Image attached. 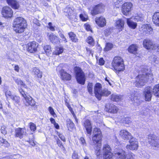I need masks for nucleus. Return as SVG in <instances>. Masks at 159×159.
Returning <instances> with one entry per match:
<instances>
[{"label": "nucleus", "mask_w": 159, "mask_h": 159, "mask_svg": "<svg viewBox=\"0 0 159 159\" xmlns=\"http://www.w3.org/2000/svg\"><path fill=\"white\" fill-rule=\"evenodd\" d=\"M6 127L4 126H2L1 128V132L4 134H7V131L5 129Z\"/></svg>", "instance_id": "obj_51"}, {"label": "nucleus", "mask_w": 159, "mask_h": 159, "mask_svg": "<svg viewBox=\"0 0 159 159\" xmlns=\"http://www.w3.org/2000/svg\"><path fill=\"white\" fill-rule=\"evenodd\" d=\"M68 35L70 39L74 42H76L78 41V39L76 37V35L72 32L69 33Z\"/></svg>", "instance_id": "obj_32"}, {"label": "nucleus", "mask_w": 159, "mask_h": 159, "mask_svg": "<svg viewBox=\"0 0 159 159\" xmlns=\"http://www.w3.org/2000/svg\"><path fill=\"white\" fill-rule=\"evenodd\" d=\"M82 124L86 130L87 133L90 135L91 134L92 126L90 120L87 119H84L83 120Z\"/></svg>", "instance_id": "obj_14"}, {"label": "nucleus", "mask_w": 159, "mask_h": 159, "mask_svg": "<svg viewBox=\"0 0 159 159\" xmlns=\"http://www.w3.org/2000/svg\"><path fill=\"white\" fill-rule=\"evenodd\" d=\"M13 30L16 33H21L23 32L27 27L26 20L22 17H18L14 20L13 24Z\"/></svg>", "instance_id": "obj_3"}, {"label": "nucleus", "mask_w": 159, "mask_h": 159, "mask_svg": "<svg viewBox=\"0 0 159 159\" xmlns=\"http://www.w3.org/2000/svg\"><path fill=\"white\" fill-rule=\"evenodd\" d=\"M152 21L155 24L159 26V12L154 13L152 16Z\"/></svg>", "instance_id": "obj_26"}, {"label": "nucleus", "mask_w": 159, "mask_h": 159, "mask_svg": "<svg viewBox=\"0 0 159 159\" xmlns=\"http://www.w3.org/2000/svg\"><path fill=\"white\" fill-rule=\"evenodd\" d=\"M67 122V126L68 128H70L71 129L73 128L74 127V124L72 121L69 120Z\"/></svg>", "instance_id": "obj_44"}, {"label": "nucleus", "mask_w": 159, "mask_h": 159, "mask_svg": "<svg viewBox=\"0 0 159 159\" xmlns=\"http://www.w3.org/2000/svg\"><path fill=\"white\" fill-rule=\"evenodd\" d=\"M64 11L68 13V15H70L72 12V9L68 7H66Z\"/></svg>", "instance_id": "obj_43"}, {"label": "nucleus", "mask_w": 159, "mask_h": 159, "mask_svg": "<svg viewBox=\"0 0 159 159\" xmlns=\"http://www.w3.org/2000/svg\"><path fill=\"white\" fill-rule=\"evenodd\" d=\"M33 73L39 78H41L42 77V73L39 69L37 68H34L33 70Z\"/></svg>", "instance_id": "obj_31"}, {"label": "nucleus", "mask_w": 159, "mask_h": 159, "mask_svg": "<svg viewBox=\"0 0 159 159\" xmlns=\"http://www.w3.org/2000/svg\"><path fill=\"white\" fill-rule=\"evenodd\" d=\"M0 143H3L5 144L8 143L7 142L2 138H0Z\"/></svg>", "instance_id": "obj_56"}, {"label": "nucleus", "mask_w": 159, "mask_h": 159, "mask_svg": "<svg viewBox=\"0 0 159 159\" xmlns=\"http://www.w3.org/2000/svg\"><path fill=\"white\" fill-rule=\"evenodd\" d=\"M123 0H113V2L116 8H119V6H117L120 3L122 2Z\"/></svg>", "instance_id": "obj_50"}, {"label": "nucleus", "mask_w": 159, "mask_h": 159, "mask_svg": "<svg viewBox=\"0 0 159 159\" xmlns=\"http://www.w3.org/2000/svg\"><path fill=\"white\" fill-rule=\"evenodd\" d=\"M73 159H78V154L75 152H74L72 156Z\"/></svg>", "instance_id": "obj_58"}, {"label": "nucleus", "mask_w": 159, "mask_h": 159, "mask_svg": "<svg viewBox=\"0 0 159 159\" xmlns=\"http://www.w3.org/2000/svg\"><path fill=\"white\" fill-rule=\"evenodd\" d=\"M59 72L61 75V78L62 80H71V75L68 73L64 69H61L60 70Z\"/></svg>", "instance_id": "obj_23"}, {"label": "nucleus", "mask_w": 159, "mask_h": 159, "mask_svg": "<svg viewBox=\"0 0 159 159\" xmlns=\"http://www.w3.org/2000/svg\"><path fill=\"white\" fill-rule=\"evenodd\" d=\"M85 28H86V30L88 31H92L90 26L89 25H85Z\"/></svg>", "instance_id": "obj_59"}, {"label": "nucleus", "mask_w": 159, "mask_h": 159, "mask_svg": "<svg viewBox=\"0 0 159 159\" xmlns=\"http://www.w3.org/2000/svg\"><path fill=\"white\" fill-rule=\"evenodd\" d=\"M2 16L7 18H10L12 17L13 12L11 9L8 6L3 7L1 11Z\"/></svg>", "instance_id": "obj_10"}, {"label": "nucleus", "mask_w": 159, "mask_h": 159, "mask_svg": "<svg viewBox=\"0 0 159 159\" xmlns=\"http://www.w3.org/2000/svg\"><path fill=\"white\" fill-rule=\"evenodd\" d=\"M148 142L155 147H159V139L154 135L150 134L148 136Z\"/></svg>", "instance_id": "obj_12"}, {"label": "nucleus", "mask_w": 159, "mask_h": 159, "mask_svg": "<svg viewBox=\"0 0 159 159\" xmlns=\"http://www.w3.org/2000/svg\"><path fill=\"white\" fill-rule=\"evenodd\" d=\"M49 26V28L50 30L52 31H54L55 30V28L52 25V24L51 22H49L48 24Z\"/></svg>", "instance_id": "obj_52"}, {"label": "nucleus", "mask_w": 159, "mask_h": 159, "mask_svg": "<svg viewBox=\"0 0 159 159\" xmlns=\"http://www.w3.org/2000/svg\"><path fill=\"white\" fill-rule=\"evenodd\" d=\"M95 21L96 23L100 27H103L106 25V19L103 16L96 17Z\"/></svg>", "instance_id": "obj_22"}, {"label": "nucleus", "mask_w": 159, "mask_h": 159, "mask_svg": "<svg viewBox=\"0 0 159 159\" xmlns=\"http://www.w3.org/2000/svg\"><path fill=\"white\" fill-rule=\"evenodd\" d=\"M57 144H58L59 146L62 149H64V148L63 146L61 143V142L60 141L59 139H57Z\"/></svg>", "instance_id": "obj_49"}, {"label": "nucleus", "mask_w": 159, "mask_h": 159, "mask_svg": "<svg viewBox=\"0 0 159 159\" xmlns=\"http://www.w3.org/2000/svg\"><path fill=\"white\" fill-rule=\"evenodd\" d=\"M136 94L133 93L131 94L130 98L132 101L137 102V97L136 96Z\"/></svg>", "instance_id": "obj_40"}, {"label": "nucleus", "mask_w": 159, "mask_h": 159, "mask_svg": "<svg viewBox=\"0 0 159 159\" xmlns=\"http://www.w3.org/2000/svg\"><path fill=\"white\" fill-rule=\"evenodd\" d=\"M138 46L135 44L130 45L128 48V51L130 53L135 54L137 53Z\"/></svg>", "instance_id": "obj_29"}, {"label": "nucleus", "mask_w": 159, "mask_h": 159, "mask_svg": "<svg viewBox=\"0 0 159 159\" xmlns=\"http://www.w3.org/2000/svg\"><path fill=\"white\" fill-rule=\"evenodd\" d=\"M30 144L32 145L33 146H34L35 145V143H34V142L33 141H31L30 140L29 141H28Z\"/></svg>", "instance_id": "obj_62"}, {"label": "nucleus", "mask_w": 159, "mask_h": 159, "mask_svg": "<svg viewBox=\"0 0 159 159\" xmlns=\"http://www.w3.org/2000/svg\"><path fill=\"white\" fill-rule=\"evenodd\" d=\"M112 65L116 72L123 71L125 69L123 60L120 57H116L114 58Z\"/></svg>", "instance_id": "obj_5"}, {"label": "nucleus", "mask_w": 159, "mask_h": 159, "mask_svg": "<svg viewBox=\"0 0 159 159\" xmlns=\"http://www.w3.org/2000/svg\"><path fill=\"white\" fill-rule=\"evenodd\" d=\"M124 21L122 19H119L116 22V27L119 30L121 31L124 28Z\"/></svg>", "instance_id": "obj_27"}, {"label": "nucleus", "mask_w": 159, "mask_h": 159, "mask_svg": "<svg viewBox=\"0 0 159 159\" xmlns=\"http://www.w3.org/2000/svg\"><path fill=\"white\" fill-rule=\"evenodd\" d=\"M87 42L88 43L91 45H93L94 44L93 39L91 37H89L88 38Z\"/></svg>", "instance_id": "obj_46"}, {"label": "nucleus", "mask_w": 159, "mask_h": 159, "mask_svg": "<svg viewBox=\"0 0 159 159\" xmlns=\"http://www.w3.org/2000/svg\"><path fill=\"white\" fill-rule=\"evenodd\" d=\"M129 140V143H130V144L129 145H127L126 146V149L128 150H137L139 146L138 142L137 139L134 137H132Z\"/></svg>", "instance_id": "obj_11"}, {"label": "nucleus", "mask_w": 159, "mask_h": 159, "mask_svg": "<svg viewBox=\"0 0 159 159\" xmlns=\"http://www.w3.org/2000/svg\"><path fill=\"white\" fill-rule=\"evenodd\" d=\"M152 29L149 24L143 25H142L140 31L144 34H151L152 32Z\"/></svg>", "instance_id": "obj_18"}, {"label": "nucleus", "mask_w": 159, "mask_h": 159, "mask_svg": "<svg viewBox=\"0 0 159 159\" xmlns=\"http://www.w3.org/2000/svg\"><path fill=\"white\" fill-rule=\"evenodd\" d=\"M13 101L16 103H18L20 102V97L19 96H13L11 98Z\"/></svg>", "instance_id": "obj_45"}, {"label": "nucleus", "mask_w": 159, "mask_h": 159, "mask_svg": "<svg viewBox=\"0 0 159 159\" xmlns=\"http://www.w3.org/2000/svg\"><path fill=\"white\" fill-rule=\"evenodd\" d=\"M143 93L146 101H150L152 93L155 96L159 98V84L155 85L153 89L148 86L146 87Z\"/></svg>", "instance_id": "obj_4"}, {"label": "nucleus", "mask_w": 159, "mask_h": 159, "mask_svg": "<svg viewBox=\"0 0 159 159\" xmlns=\"http://www.w3.org/2000/svg\"><path fill=\"white\" fill-rule=\"evenodd\" d=\"M132 5L130 2H126L122 6V12L123 14L125 15H128L131 10Z\"/></svg>", "instance_id": "obj_15"}, {"label": "nucleus", "mask_w": 159, "mask_h": 159, "mask_svg": "<svg viewBox=\"0 0 159 159\" xmlns=\"http://www.w3.org/2000/svg\"><path fill=\"white\" fill-rule=\"evenodd\" d=\"M15 70L17 72H18L19 70V67L18 65L15 66L14 67Z\"/></svg>", "instance_id": "obj_60"}, {"label": "nucleus", "mask_w": 159, "mask_h": 159, "mask_svg": "<svg viewBox=\"0 0 159 159\" xmlns=\"http://www.w3.org/2000/svg\"><path fill=\"white\" fill-rule=\"evenodd\" d=\"M5 95L7 98H11L13 96H12L11 92L9 90H7L5 93Z\"/></svg>", "instance_id": "obj_48"}, {"label": "nucleus", "mask_w": 159, "mask_h": 159, "mask_svg": "<svg viewBox=\"0 0 159 159\" xmlns=\"http://www.w3.org/2000/svg\"><path fill=\"white\" fill-rule=\"evenodd\" d=\"M38 46V43L35 41L30 42L27 44V50L30 53H34L37 51Z\"/></svg>", "instance_id": "obj_17"}, {"label": "nucleus", "mask_w": 159, "mask_h": 159, "mask_svg": "<svg viewBox=\"0 0 159 159\" xmlns=\"http://www.w3.org/2000/svg\"><path fill=\"white\" fill-rule=\"evenodd\" d=\"M49 111L50 114L54 117H55L56 116V114L54 112L53 109L51 107H49Z\"/></svg>", "instance_id": "obj_47"}, {"label": "nucleus", "mask_w": 159, "mask_h": 159, "mask_svg": "<svg viewBox=\"0 0 159 159\" xmlns=\"http://www.w3.org/2000/svg\"><path fill=\"white\" fill-rule=\"evenodd\" d=\"M7 3L15 9H17L19 7V3L15 0H7Z\"/></svg>", "instance_id": "obj_24"}, {"label": "nucleus", "mask_w": 159, "mask_h": 159, "mask_svg": "<svg viewBox=\"0 0 159 159\" xmlns=\"http://www.w3.org/2000/svg\"><path fill=\"white\" fill-rule=\"evenodd\" d=\"M54 125L55 127L57 129H58L59 128V125L56 122L54 124Z\"/></svg>", "instance_id": "obj_63"}, {"label": "nucleus", "mask_w": 159, "mask_h": 159, "mask_svg": "<svg viewBox=\"0 0 159 159\" xmlns=\"http://www.w3.org/2000/svg\"><path fill=\"white\" fill-rule=\"evenodd\" d=\"M134 19L137 21H143L144 19V16L142 14L137 15L135 16Z\"/></svg>", "instance_id": "obj_35"}, {"label": "nucleus", "mask_w": 159, "mask_h": 159, "mask_svg": "<svg viewBox=\"0 0 159 159\" xmlns=\"http://www.w3.org/2000/svg\"><path fill=\"white\" fill-rule=\"evenodd\" d=\"M102 90L101 84L99 83H96L94 87V93L96 97L99 100H101L100 94Z\"/></svg>", "instance_id": "obj_16"}, {"label": "nucleus", "mask_w": 159, "mask_h": 159, "mask_svg": "<svg viewBox=\"0 0 159 159\" xmlns=\"http://www.w3.org/2000/svg\"><path fill=\"white\" fill-rule=\"evenodd\" d=\"M26 133L25 129L24 128H18L15 130V136L20 139L23 138L24 135Z\"/></svg>", "instance_id": "obj_20"}, {"label": "nucleus", "mask_w": 159, "mask_h": 159, "mask_svg": "<svg viewBox=\"0 0 159 159\" xmlns=\"http://www.w3.org/2000/svg\"><path fill=\"white\" fill-rule=\"evenodd\" d=\"M59 35L60 37L62 39L63 37H64V35L63 34V33L61 31L59 32Z\"/></svg>", "instance_id": "obj_64"}, {"label": "nucleus", "mask_w": 159, "mask_h": 159, "mask_svg": "<svg viewBox=\"0 0 159 159\" xmlns=\"http://www.w3.org/2000/svg\"><path fill=\"white\" fill-rule=\"evenodd\" d=\"M49 39L51 42L54 44H57L58 43L59 41L58 37L52 33L48 34Z\"/></svg>", "instance_id": "obj_25"}, {"label": "nucleus", "mask_w": 159, "mask_h": 159, "mask_svg": "<svg viewBox=\"0 0 159 159\" xmlns=\"http://www.w3.org/2000/svg\"><path fill=\"white\" fill-rule=\"evenodd\" d=\"M63 51V48L62 47L58 48L57 50L54 52V54L56 55H58L61 54Z\"/></svg>", "instance_id": "obj_39"}, {"label": "nucleus", "mask_w": 159, "mask_h": 159, "mask_svg": "<svg viewBox=\"0 0 159 159\" xmlns=\"http://www.w3.org/2000/svg\"><path fill=\"white\" fill-rule=\"evenodd\" d=\"M80 141L81 142V143L83 145H86V143L84 138L81 137L80 139Z\"/></svg>", "instance_id": "obj_53"}, {"label": "nucleus", "mask_w": 159, "mask_h": 159, "mask_svg": "<svg viewBox=\"0 0 159 159\" xmlns=\"http://www.w3.org/2000/svg\"><path fill=\"white\" fill-rule=\"evenodd\" d=\"M111 93L110 91H108L107 89H105L102 90L101 93V99L102 96H107L111 94Z\"/></svg>", "instance_id": "obj_36"}, {"label": "nucleus", "mask_w": 159, "mask_h": 159, "mask_svg": "<svg viewBox=\"0 0 159 159\" xmlns=\"http://www.w3.org/2000/svg\"><path fill=\"white\" fill-rule=\"evenodd\" d=\"M116 159H134L135 155L133 153H129L126 156L125 152L123 150L115 153Z\"/></svg>", "instance_id": "obj_7"}, {"label": "nucleus", "mask_w": 159, "mask_h": 159, "mask_svg": "<svg viewBox=\"0 0 159 159\" xmlns=\"http://www.w3.org/2000/svg\"><path fill=\"white\" fill-rule=\"evenodd\" d=\"M121 98V96L115 94H112L111 95V100L113 101H119Z\"/></svg>", "instance_id": "obj_33"}, {"label": "nucleus", "mask_w": 159, "mask_h": 159, "mask_svg": "<svg viewBox=\"0 0 159 159\" xmlns=\"http://www.w3.org/2000/svg\"><path fill=\"white\" fill-rule=\"evenodd\" d=\"M113 47V45L110 43H107L106 44L105 49V51H107L111 50Z\"/></svg>", "instance_id": "obj_41"}, {"label": "nucleus", "mask_w": 159, "mask_h": 159, "mask_svg": "<svg viewBox=\"0 0 159 159\" xmlns=\"http://www.w3.org/2000/svg\"><path fill=\"white\" fill-rule=\"evenodd\" d=\"M93 136V143L91 145L95 150L96 155L98 156L100 154L101 140L102 137L101 131L99 128H95L94 129Z\"/></svg>", "instance_id": "obj_2"}, {"label": "nucleus", "mask_w": 159, "mask_h": 159, "mask_svg": "<svg viewBox=\"0 0 159 159\" xmlns=\"http://www.w3.org/2000/svg\"><path fill=\"white\" fill-rule=\"evenodd\" d=\"M15 81L18 84L20 85L23 87L26 88L27 86H26L25 84L20 79H17L15 80Z\"/></svg>", "instance_id": "obj_42"}, {"label": "nucleus", "mask_w": 159, "mask_h": 159, "mask_svg": "<svg viewBox=\"0 0 159 159\" xmlns=\"http://www.w3.org/2000/svg\"><path fill=\"white\" fill-rule=\"evenodd\" d=\"M58 136L63 141L65 142L66 141L65 138L63 135L61 134H60Z\"/></svg>", "instance_id": "obj_55"}, {"label": "nucleus", "mask_w": 159, "mask_h": 159, "mask_svg": "<svg viewBox=\"0 0 159 159\" xmlns=\"http://www.w3.org/2000/svg\"><path fill=\"white\" fill-rule=\"evenodd\" d=\"M118 110V108L113 104L108 103L105 105V110L108 113H116Z\"/></svg>", "instance_id": "obj_13"}, {"label": "nucleus", "mask_w": 159, "mask_h": 159, "mask_svg": "<svg viewBox=\"0 0 159 159\" xmlns=\"http://www.w3.org/2000/svg\"><path fill=\"white\" fill-rule=\"evenodd\" d=\"M127 23L128 25L133 29H135L137 25L136 23L134 22L130 19H127Z\"/></svg>", "instance_id": "obj_30"}, {"label": "nucleus", "mask_w": 159, "mask_h": 159, "mask_svg": "<svg viewBox=\"0 0 159 159\" xmlns=\"http://www.w3.org/2000/svg\"><path fill=\"white\" fill-rule=\"evenodd\" d=\"M19 92L23 97L22 98L23 101L25 106H34L35 105V101L30 96H27L25 92L22 89H19Z\"/></svg>", "instance_id": "obj_6"}, {"label": "nucleus", "mask_w": 159, "mask_h": 159, "mask_svg": "<svg viewBox=\"0 0 159 159\" xmlns=\"http://www.w3.org/2000/svg\"><path fill=\"white\" fill-rule=\"evenodd\" d=\"M75 70L76 74V79L78 83L84 84L85 81L84 74L81 69L78 67H76Z\"/></svg>", "instance_id": "obj_8"}, {"label": "nucleus", "mask_w": 159, "mask_h": 159, "mask_svg": "<svg viewBox=\"0 0 159 159\" xmlns=\"http://www.w3.org/2000/svg\"><path fill=\"white\" fill-rule=\"evenodd\" d=\"M93 85L92 83H89L87 86L88 91L90 94L91 95L93 94Z\"/></svg>", "instance_id": "obj_38"}, {"label": "nucleus", "mask_w": 159, "mask_h": 159, "mask_svg": "<svg viewBox=\"0 0 159 159\" xmlns=\"http://www.w3.org/2000/svg\"><path fill=\"white\" fill-rule=\"evenodd\" d=\"M129 118H126L125 119V123L127 124H129L130 122V120H129Z\"/></svg>", "instance_id": "obj_61"}, {"label": "nucleus", "mask_w": 159, "mask_h": 159, "mask_svg": "<svg viewBox=\"0 0 159 159\" xmlns=\"http://www.w3.org/2000/svg\"><path fill=\"white\" fill-rule=\"evenodd\" d=\"M80 17L81 20L83 21H86L87 20V18L84 17V15L82 14L80 15Z\"/></svg>", "instance_id": "obj_54"}, {"label": "nucleus", "mask_w": 159, "mask_h": 159, "mask_svg": "<svg viewBox=\"0 0 159 159\" xmlns=\"http://www.w3.org/2000/svg\"><path fill=\"white\" fill-rule=\"evenodd\" d=\"M110 147L108 144L105 145L103 148V159H113V153L111 152Z\"/></svg>", "instance_id": "obj_9"}, {"label": "nucleus", "mask_w": 159, "mask_h": 159, "mask_svg": "<svg viewBox=\"0 0 159 159\" xmlns=\"http://www.w3.org/2000/svg\"><path fill=\"white\" fill-rule=\"evenodd\" d=\"M29 125L30 126V130L33 131H35L36 129V125L33 122H30L29 124Z\"/></svg>", "instance_id": "obj_37"}, {"label": "nucleus", "mask_w": 159, "mask_h": 159, "mask_svg": "<svg viewBox=\"0 0 159 159\" xmlns=\"http://www.w3.org/2000/svg\"><path fill=\"white\" fill-rule=\"evenodd\" d=\"M146 66H143L142 69L139 71V75L137 76L134 84L136 87H140L143 86L147 82L148 79H152V76L147 72Z\"/></svg>", "instance_id": "obj_1"}, {"label": "nucleus", "mask_w": 159, "mask_h": 159, "mask_svg": "<svg viewBox=\"0 0 159 159\" xmlns=\"http://www.w3.org/2000/svg\"><path fill=\"white\" fill-rule=\"evenodd\" d=\"M119 135L122 139L125 140H129L133 137L130 133L125 130L120 131Z\"/></svg>", "instance_id": "obj_21"}, {"label": "nucleus", "mask_w": 159, "mask_h": 159, "mask_svg": "<svg viewBox=\"0 0 159 159\" xmlns=\"http://www.w3.org/2000/svg\"><path fill=\"white\" fill-rule=\"evenodd\" d=\"M104 7L102 4H99L96 6L93 7L91 11V13L93 16H94L99 13L102 12L103 10Z\"/></svg>", "instance_id": "obj_19"}, {"label": "nucleus", "mask_w": 159, "mask_h": 159, "mask_svg": "<svg viewBox=\"0 0 159 159\" xmlns=\"http://www.w3.org/2000/svg\"><path fill=\"white\" fill-rule=\"evenodd\" d=\"M44 50L47 55H50L51 53V48L50 46L46 45L44 46Z\"/></svg>", "instance_id": "obj_34"}, {"label": "nucleus", "mask_w": 159, "mask_h": 159, "mask_svg": "<svg viewBox=\"0 0 159 159\" xmlns=\"http://www.w3.org/2000/svg\"><path fill=\"white\" fill-rule=\"evenodd\" d=\"M152 44V42L149 39H144L143 43V47L147 49H149L150 48Z\"/></svg>", "instance_id": "obj_28"}, {"label": "nucleus", "mask_w": 159, "mask_h": 159, "mask_svg": "<svg viewBox=\"0 0 159 159\" xmlns=\"http://www.w3.org/2000/svg\"><path fill=\"white\" fill-rule=\"evenodd\" d=\"M99 64L101 65H103L104 64V61L103 59V58H100L99 61Z\"/></svg>", "instance_id": "obj_57"}]
</instances>
